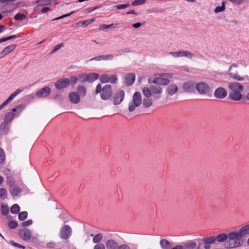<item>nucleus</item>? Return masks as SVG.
I'll use <instances>...</instances> for the list:
<instances>
[{
	"label": "nucleus",
	"mask_w": 249,
	"mask_h": 249,
	"mask_svg": "<svg viewBox=\"0 0 249 249\" xmlns=\"http://www.w3.org/2000/svg\"><path fill=\"white\" fill-rule=\"evenodd\" d=\"M213 244L211 236L200 240L196 249H211V245Z\"/></svg>",
	"instance_id": "6e6552de"
},
{
	"label": "nucleus",
	"mask_w": 249,
	"mask_h": 249,
	"mask_svg": "<svg viewBox=\"0 0 249 249\" xmlns=\"http://www.w3.org/2000/svg\"><path fill=\"white\" fill-rule=\"evenodd\" d=\"M3 174L8 176L7 177V179H8L7 182L10 180L9 178H12L11 177H9V175L10 174V171L9 169L4 170L3 171Z\"/></svg>",
	"instance_id": "bf43d9fd"
},
{
	"label": "nucleus",
	"mask_w": 249,
	"mask_h": 249,
	"mask_svg": "<svg viewBox=\"0 0 249 249\" xmlns=\"http://www.w3.org/2000/svg\"><path fill=\"white\" fill-rule=\"evenodd\" d=\"M135 80V75L132 73L127 74L125 78L124 83L126 86L132 85Z\"/></svg>",
	"instance_id": "4be33fe9"
},
{
	"label": "nucleus",
	"mask_w": 249,
	"mask_h": 249,
	"mask_svg": "<svg viewBox=\"0 0 249 249\" xmlns=\"http://www.w3.org/2000/svg\"><path fill=\"white\" fill-rule=\"evenodd\" d=\"M169 54L172 55L174 57H179V51H178V52H170L169 53Z\"/></svg>",
	"instance_id": "4d7b16f0"
},
{
	"label": "nucleus",
	"mask_w": 249,
	"mask_h": 249,
	"mask_svg": "<svg viewBox=\"0 0 249 249\" xmlns=\"http://www.w3.org/2000/svg\"><path fill=\"white\" fill-rule=\"evenodd\" d=\"M16 47V45H11L10 46H8L4 48L3 50H2L0 54L3 55V54H6L9 53L10 52L12 51Z\"/></svg>",
	"instance_id": "c85d7f7f"
},
{
	"label": "nucleus",
	"mask_w": 249,
	"mask_h": 249,
	"mask_svg": "<svg viewBox=\"0 0 249 249\" xmlns=\"http://www.w3.org/2000/svg\"><path fill=\"white\" fill-rule=\"evenodd\" d=\"M172 77V74L170 73H165L159 75L158 77H155L153 79L154 84H157L160 86L161 85H167L170 83L169 78Z\"/></svg>",
	"instance_id": "423d86ee"
},
{
	"label": "nucleus",
	"mask_w": 249,
	"mask_h": 249,
	"mask_svg": "<svg viewBox=\"0 0 249 249\" xmlns=\"http://www.w3.org/2000/svg\"><path fill=\"white\" fill-rule=\"evenodd\" d=\"M145 2V0H136L132 3L133 6H137L143 4Z\"/></svg>",
	"instance_id": "a18cd8bd"
},
{
	"label": "nucleus",
	"mask_w": 249,
	"mask_h": 249,
	"mask_svg": "<svg viewBox=\"0 0 249 249\" xmlns=\"http://www.w3.org/2000/svg\"><path fill=\"white\" fill-rule=\"evenodd\" d=\"M78 80V77H76L75 76H72L69 79L70 83L71 82V84H75Z\"/></svg>",
	"instance_id": "3c124183"
},
{
	"label": "nucleus",
	"mask_w": 249,
	"mask_h": 249,
	"mask_svg": "<svg viewBox=\"0 0 249 249\" xmlns=\"http://www.w3.org/2000/svg\"><path fill=\"white\" fill-rule=\"evenodd\" d=\"M150 97H145L143 100L142 104L144 107L148 108L150 107L152 105V100Z\"/></svg>",
	"instance_id": "c756f323"
},
{
	"label": "nucleus",
	"mask_w": 249,
	"mask_h": 249,
	"mask_svg": "<svg viewBox=\"0 0 249 249\" xmlns=\"http://www.w3.org/2000/svg\"><path fill=\"white\" fill-rule=\"evenodd\" d=\"M14 114L11 112H8L4 117L5 122L7 123L10 122L14 118Z\"/></svg>",
	"instance_id": "72a5a7b5"
},
{
	"label": "nucleus",
	"mask_w": 249,
	"mask_h": 249,
	"mask_svg": "<svg viewBox=\"0 0 249 249\" xmlns=\"http://www.w3.org/2000/svg\"><path fill=\"white\" fill-rule=\"evenodd\" d=\"M51 0H37L34 2V4H36L37 3H39V5L37 6V7L39 6H44L46 5H48L51 4Z\"/></svg>",
	"instance_id": "2f4dec72"
},
{
	"label": "nucleus",
	"mask_w": 249,
	"mask_h": 249,
	"mask_svg": "<svg viewBox=\"0 0 249 249\" xmlns=\"http://www.w3.org/2000/svg\"><path fill=\"white\" fill-rule=\"evenodd\" d=\"M95 93H100L101 97L103 100H108L112 95V87L110 85H106L102 88L101 85L98 84L96 88Z\"/></svg>",
	"instance_id": "20e7f679"
},
{
	"label": "nucleus",
	"mask_w": 249,
	"mask_h": 249,
	"mask_svg": "<svg viewBox=\"0 0 249 249\" xmlns=\"http://www.w3.org/2000/svg\"><path fill=\"white\" fill-rule=\"evenodd\" d=\"M20 211V207L17 204H14L11 208L10 212L13 214H17Z\"/></svg>",
	"instance_id": "473e14b6"
},
{
	"label": "nucleus",
	"mask_w": 249,
	"mask_h": 249,
	"mask_svg": "<svg viewBox=\"0 0 249 249\" xmlns=\"http://www.w3.org/2000/svg\"><path fill=\"white\" fill-rule=\"evenodd\" d=\"M110 77L107 74H103L100 77V81L102 83H106L109 81Z\"/></svg>",
	"instance_id": "f704fd0d"
},
{
	"label": "nucleus",
	"mask_w": 249,
	"mask_h": 249,
	"mask_svg": "<svg viewBox=\"0 0 249 249\" xmlns=\"http://www.w3.org/2000/svg\"><path fill=\"white\" fill-rule=\"evenodd\" d=\"M33 223V221L31 219L28 220L26 221L23 222L22 223V226L23 227H27Z\"/></svg>",
	"instance_id": "864d4df0"
},
{
	"label": "nucleus",
	"mask_w": 249,
	"mask_h": 249,
	"mask_svg": "<svg viewBox=\"0 0 249 249\" xmlns=\"http://www.w3.org/2000/svg\"><path fill=\"white\" fill-rule=\"evenodd\" d=\"M28 216V213L26 211L22 212L18 214V219L21 221L24 220Z\"/></svg>",
	"instance_id": "e433bc0d"
},
{
	"label": "nucleus",
	"mask_w": 249,
	"mask_h": 249,
	"mask_svg": "<svg viewBox=\"0 0 249 249\" xmlns=\"http://www.w3.org/2000/svg\"><path fill=\"white\" fill-rule=\"evenodd\" d=\"M70 101L73 104H77L79 102L80 98L78 93L75 92H71L69 94Z\"/></svg>",
	"instance_id": "412c9836"
},
{
	"label": "nucleus",
	"mask_w": 249,
	"mask_h": 249,
	"mask_svg": "<svg viewBox=\"0 0 249 249\" xmlns=\"http://www.w3.org/2000/svg\"><path fill=\"white\" fill-rule=\"evenodd\" d=\"M9 179L10 180L8 182V184L10 185L9 192L13 197L17 196L21 193V189L14 184L13 178H9Z\"/></svg>",
	"instance_id": "9d476101"
},
{
	"label": "nucleus",
	"mask_w": 249,
	"mask_h": 249,
	"mask_svg": "<svg viewBox=\"0 0 249 249\" xmlns=\"http://www.w3.org/2000/svg\"><path fill=\"white\" fill-rule=\"evenodd\" d=\"M182 246L184 249H195L197 247L196 243L193 241L188 242Z\"/></svg>",
	"instance_id": "a878e982"
},
{
	"label": "nucleus",
	"mask_w": 249,
	"mask_h": 249,
	"mask_svg": "<svg viewBox=\"0 0 249 249\" xmlns=\"http://www.w3.org/2000/svg\"><path fill=\"white\" fill-rule=\"evenodd\" d=\"M178 88V86L175 84H171L166 88V91L170 96H173L177 93Z\"/></svg>",
	"instance_id": "6ab92c4d"
},
{
	"label": "nucleus",
	"mask_w": 249,
	"mask_h": 249,
	"mask_svg": "<svg viewBox=\"0 0 249 249\" xmlns=\"http://www.w3.org/2000/svg\"><path fill=\"white\" fill-rule=\"evenodd\" d=\"M117 76L116 75H112L110 77V82L112 84H115L117 82Z\"/></svg>",
	"instance_id": "8fccbe9b"
},
{
	"label": "nucleus",
	"mask_w": 249,
	"mask_h": 249,
	"mask_svg": "<svg viewBox=\"0 0 249 249\" xmlns=\"http://www.w3.org/2000/svg\"><path fill=\"white\" fill-rule=\"evenodd\" d=\"M162 92V88L157 84L151 85L149 88L144 87L142 89V93L145 97H150L153 95L155 98L159 99L161 97Z\"/></svg>",
	"instance_id": "7ed1b4c3"
},
{
	"label": "nucleus",
	"mask_w": 249,
	"mask_h": 249,
	"mask_svg": "<svg viewBox=\"0 0 249 249\" xmlns=\"http://www.w3.org/2000/svg\"><path fill=\"white\" fill-rule=\"evenodd\" d=\"M51 89L49 87H45L43 88L38 90L36 95L38 98H44L50 94Z\"/></svg>",
	"instance_id": "2eb2a0df"
},
{
	"label": "nucleus",
	"mask_w": 249,
	"mask_h": 249,
	"mask_svg": "<svg viewBox=\"0 0 249 249\" xmlns=\"http://www.w3.org/2000/svg\"><path fill=\"white\" fill-rule=\"evenodd\" d=\"M231 2L236 4H240L242 3L244 0H229Z\"/></svg>",
	"instance_id": "680f3d73"
},
{
	"label": "nucleus",
	"mask_w": 249,
	"mask_h": 249,
	"mask_svg": "<svg viewBox=\"0 0 249 249\" xmlns=\"http://www.w3.org/2000/svg\"><path fill=\"white\" fill-rule=\"evenodd\" d=\"M160 245L162 249H170L171 244L166 239H161L160 241Z\"/></svg>",
	"instance_id": "bb28decb"
},
{
	"label": "nucleus",
	"mask_w": 249,
	"mask_h": 249,
	"mask_svg": "<svg viewBox=\"0 0 249 249\" xmlns=\"http://www.w3.org/2000/svg\"><path fill=\"white\" fill-rule=\"evenodd\" d=\"M106 245L107 249H116L118 248L117 242L111 239L108 240Z\"/></svg>",
	"instance_id": "5701e85b"
},
{
	"label": "nucleus",
	"mask_w": 249,
	"mask_h": 249,
	"mask_svg": "<svg viewBox=\"0 0 249 249\" xmlns=\"http://www.w3.org/2000/svg\"><path fill=\"white\" fill-rule=\"evenodd\" d=\"M1 213L3 215H7L9 213V208L8 206H1Z\"/></svg>",
	"instance_id": "79ce46f5"
},
{
	"label": "nucleus",
	"mask_w": 249,
	"mask_h": 249,
	"mask_svg": "<svg viewBox=\"0 0 249 249\" xmlns=\"http://www.w3.org/2000/svg\"><path fill=\"white\" fill-rule=\"evenodd\" d=\"M141 23L138 22L132 24V27L135 28H138L141 26Z\"/></svg>",
	"instance_id": "0e129e2a"
},
{
	"label": "nucleus",
	"mask_w": 249,
	"mask_h": 249,
	"mask_svg": "<svg viewBox=\"0 0 249 249\" xmlns=\"http://www.w3.org/2000/svg\"><path fill=\"white\" fill-rule=\"evenodd\" d=\"M5 159V155L4 150L0 148V163H3Z\"/></svg>",
	"instance_id": "c03bdc74"
},
{
	"label": "nucleus",
	"mask_w": 249,
	"mask_h": 249,
	"mask_svg": "<svg viewBox=\"0 0 249 249\" xmlns=\"http://www.w3.org/2000/svg\"><path fill=\"white\" fill-rule=\"evenodd\" d=\"M117 24H111L110 25H106V24H101L100 25L99 27L100 29L104 28V29H108L111 28H115Z\"/></svg>",
	"instance_id": "37998d69"
},
{
	"label": "nucleus",
	"mask_w": 249,
	"mask_h": 249,
	"mask_svg": "<svg viewBox=\"0 0 249 249\" xmlns=\"http://www.w3.org/2000/svg\"><path fill=\"white\" fill-rule=\"evenodd\" d=\"M7 192L6 189L4 188L0 189V197L3 199L7 198Z\"/></svg>",
	"instance_id": "58836bf2"
},
{
	"label": "nucleus",
	"mask_w": 249,
	"mask_h": 249,
	"mask_svg": "<svg viewBox=\"0 0 249 249\" xmlns=\"http://www.w3.org/2000/svg\"><path fill=\"white\" fill-rule=\"evenodd\" d=\"M94 21V19H92L91 20H87L85 21H79L77 22L75 25L76 27H86L87 25H89L91 23H92L93 21Z\"/></svg>",
	"instance_id": "cd10ccee"
},
{
	"label": "nucleus",
	"mask_w": 249,
	"mask_h": 249,
	"mask_svg": "<svg viewBox=\"0 0 249 249\" xmlns=\"http://www.w3.org/2000/svg\"><path fill=\"white\" fill-rule=\"evenodd\" d=\"M124 92L123 90L119 89L114 94L113 103L114 105H119L124 100Z\"/></svg>",
	"instance_id": "9b49d317"
},
{
	"label": "nucleus",
	"mask_w": 249,
	"mask_h": 249,
	"mask_svg": "<svg viewBox=\"0 0 249 249\" xmlns=\"http://www.w3.org/2000/svg\"><path fill=\"white\" fill-rule=\"evenodd\" d=\"M225 9V5L224 2H222L221 6H217L214 9L215 13L223 12Z\"/></svg>",
	"instance_id": "ea45409f"
},
{
	"label": "nucleus",
	"mask_w": 249,
	"mask_h": 249,
	"mask_svg": "<svg viewBox=\"0 0 249 249\" xmlns=\"http://www.w3.org/2000/svg\"><path fill=\"white\" fill-rule=\"evenodd\" d=\"M195 56V54L189 51H180L179 57H185L189 59H191Z\"/></svg>",
	"instance_id": "b1692460"
},
{
	"label": "nucleus",
	"mask_w": 249,
	"mask_h": 249,
	"mask_svg": "<svg viewBox=\"0 0 249 249\" xmlns=\"http://www.w3.org/2000/svg\"><path fill=\"white\" fill-rule=\"evenodd\" d=\"M78 80L81 83H83L85 81H87V74L83 73L79 75L78 76Z\"/></svg>",
	"instance_id": "a19ab883"
},
{
	"label": "nucleus",
	"mask_w": 249,
	"mask_h": 249,
	"mask_svg": "<svg viewBox=\"0 0 249 249\" xmlns=\"http://www.w3.org/2000/svg\"><path fill=\"white\" fill-rule=\"evenodd\" d=\"M172 249H184L182 246L177 245Z\"/></svg>",
	"instance_id": "338daca9"
},
{
	"label": "nucleus",
	"mask_w": 249,
	"mask_h": 249,
	"mask_svg": "<svg viewBox=\"0 0 249 249\" xmlns=\"http://www.w3.org/2000/svg\"><path fill=\"white\" fill-rule=\"evenodd\" d=\"M93 249H106V248L103 243H98L94 246Z\"/></svg>",
	"instance_id": "603ef678"
},
{
	"label": "nucleus",
	"mask_w": 249,
	"mask_h": 249,
	"mask_svg": "<svg viewBox=\"0 0 249 249\" xmlns=\"http://www.w3.org/2000/svg\"><path fill=\"white\" fill-rule=\"evenodd\" d=\"M229 76L231 78L238 81H242L244 79V77H241L238 75L236 67L235 65H231L229 69Z\"/></svg>",
	"instance_id": "ddd939ff"
},
{
	"label": "nucleus",
	"mask_w": 249,
	"mask_h": 249,
	"mask_svg": "<svg viewBox=\"0 0 249 249\" xmlns=\"http://www.w3.org/2000/svg\"><path fill=\"white\" fill-rule=\"evenodd\" d=\"M74 13V12H71V13L70 14H66V15H63L61 17H59L58 18H55V19H53V20H58L59 19H61V18H63L65 17H68V16H69L70 15H71V14H72L73 13Z\"/></svg>",
	"instance_id": "052dcab7"
},
{
	"label": "nucleus",
	"mask_w": 249,
	"mask_h": 249,
	"mask_svg": "<svg viewBox=\"0 0 249 249\" xmlns=\"http://www.w3.org/2000/svg\"><path fill=\"white\" fill-rule=\"evenodd\" d=\"M195 87H196L195 84L191 81H187L182 85L183 90L187 92H192L194 91Z\"/></svg>",
	"instance_id": "f3484780"
},
{
	"label": "nucleus",
	"mask_w": 249,
	"mask_h": 249,
	"mask_svg": "<svg viewBox=\"0 0 249 249\" xmlns=\"http://www.w3.org/2000/svg\"><path fill=\"white\" fill-rule=\"evenodd\" d=\"M72 229L69 225H66L63 226L60 231V237L62 239H68L71 235Z\"/></svg>",
	"instance_id": "1a4fd4ad"
},
{
	"label": "nucleus",
	"mask_w": 249,
	"mask_h": 249,
	"mask_svg": "<svg viewBox=\"0 0 249 249\" xmlns=\"http://www.w3.org/2000/svg\"><path fill=\"white\" fill-rule=\"evenodd\" d=\"M19 235L24 240H29L31 238V232L27 229H23L19 231Z\"/></svg>",
	"instance_id": "aec40b11"
},
{
	"label": "nucleus",
	"mask_w": 249,
	"mask_h": 249,
	"mask_svg": "<svg viewBox=\"0 0 249 249\" xmlns=\"http://www.w3.org/2000/svg\"><path fill=\"white\" fill-rule=\"evenodd\" d=\"M243 228L246 229V230H247V233L248 235H249V224H248L245 226H243Z\"/></svg>",
	"instance_id": "774afa93"
},
{
	"label": "nucleus",
	"mask_w": 249,
	"mask_h": 249,
	"mask_svg": "<svg viewBox=\"0 0 249 249\" xmlns=\"http://www.w3.org/2000/svg\"><path fill=\"white\" fill-rule=\"evenodd\" d=\"M8 225L11 229H15L18 226V223L15 221H11L8 223Z\"/></svg>",
	"instance_id": "49530a36"
},
{
	"label": "nucleus",
	"mask_w": 249,
	"mask_h": 249,
	"mask_svg": "<svg viewBox=\"0 0 249 249\" xmlns=\"http://www.w3.org/2000/svg\"><path fill=\"white\" fill-rule=\"evenodd\" d=\"M142 99L141 93L135 92L133 95L132 100L128 104V110L130 112L133 111L135 108L139 107L142 104Z\"/></svg>",
	"instance_id": "39448f33"
},
{
	"label": "nucleus",
	"mask_w": 249,
	"mask_h": 249,
	"mask_svg": "<svg viewBox=\"0 0 249 249\" xmlns=\"http://www.w3.org/2000/svg\"><path fill=\"white\" fill-rule=\"evenodd\" d=\"M228 88L231 92L229 93V98L235 101H239L242 98V92L244 90V86L241 84L237 82H231L229 83Z\"/></svg>",
	"instance_id": "f03ea898"
},
{
	"label": "nucleus",
	"mask_w": 249,
	"mask_h": 249,
	"mask_svg": "<svg viewBox=\"0 0 249 249\" xmlns=\"http://www.w3.org/2000/svg\"><path fill=\"white\" fill-rule=\"evenodd\" d=\"M46 246L48 248H53L55 246V243L52 242L47 243Z\"/></svg>",
	"instance_id": "e2e57ef3"
},
{
	"label": "nucleus",
	"mask_w": 249,
	"mask_h": 249,
	"mask_svg": "<svg viewBox=\"0 0 249 249\" xmlns=\"http://www.w3.org/2000/svg\"><path fill=\"white\" fill-rule=\"evenodd\" d=\"M103 238L102 234L101 233H98L96 234L93 238V242L94 243H98L102 240Z\"/></svg>",
	"instance_id": "4c0bfd02"
},
{
	"label": "nucleus",
	"mask_w": 249,
	"mask_h": 249,
	"mask_svg": "<svg viewBox=\"0 0 249 249\" xmlns=\"http://www.w3.org/2000/svg\"><path fill=\"white\" fill-rule=\"evenodd\" d=\"M196 89L201 95L208 94L211 91V88L206 83L200 82L196 85Z\"/></svg>",
	"instance_id": "0eeeda50"
},
{
	"label": "nucleus",
	"mask_w": 249,
	"mask_h": 249,
	"mask_svg": "<svg viewBox=\"0 0 249 249\" xmlns=\"http://www.w3.org/2000/svg\"><path fill=\"white\" fill-rule=\"evenodd\" d=\"M91 61L92 60H96V61H101V55H99L97 56H95L90 59Z\"/></svg>",
	"instance_id": "69168bd1"
},
{
	"label": "nucleus",
	"mask_w": 249,
	"mask_h": 249,
	"mask_svg": "<svg viewBox=\"0 0 249 249\" xmlns=\"http://www.w3.org/2000/svg\"><path fill=\"white\" fill-rule=\"evenodd\" d=\"M130 6L129 3H126L125 4H120L116 5L115 7L117 9H122L126 8Z\"/></svg>",
	"instance_id": "09e8293b"
},
{
	"label": "nucleus",
	"mask_w": 249,
	"mask_h": 249,
	"mask_svg": "<svg viewBox=\"0 0 249 249\" xmlns=\"http://www.w3.org/2000/svg\"><path fill=\"white\" fill-rule=\"evenodd\" d=\"M243 227L238 231H233L228 232V240L224 243V246L227 249L236 248L241 246L244 241V236L248 235L247 230Z\"/></svg>",
	"instance_id": "f257e3e1"
},
{
	"label": "nucleus",
	"mask_w": 249,
	"mask_h": 249,
	"mask_svg": "<svg viewBox=\"0 0 249 249\" xmlns=\"http://www.w3.org/2000/svg\"><path fill=\"white\" fill-rule=\"evenodd\" d=\"M113 58V55L112 54H107V55H101V60H107L108 59H111Z\"/></svg>",
	"instance_id": "de8ad7c7"
},
{
	"label": "nucleus",
	"mask_w": 249,
	"mask_h": 249,
	"mask_svg": "<svg viewBox=\"0 0 249 249\" xmlns=\"http://www.w3.org/2000/svg\"><path fill=\"white\" fill-rule=\"evenodd\" d=\"M211 237L213 243L215 241L219 243L224 242L228 240V233L226 234L225 233H222L217 235L216 236H212Z\"/></svg>",
	"instance_id": "4468645a"
},
{
	"label": "nucleus",
	"mask_w": 249,
	"mask_h": 249,
	"mask_svg": "<svg viewBox=\"0 0 249 249\" xmlns=\"http://www.w3.org/2000/svg\"><path fill=\"white\" fill-rule=\"evenodd\" d=\"M17 0H0V3L2 4H8L13 3Z\"/></svg>",
	"instance_id": "6e6d98bb"
},
{
	"label": "nucleus",
	"mask_w": 249,
	"mask_h": 249,
	"mask_svg": "<svg viewBox=\"0 0 249 249\" xmlns=\"http://www.w3.org/2000/svg\"><path fill=\"white\" fill-rule=\"evenodd\" d=\"M63 46V43H61V44H58L57 45H56L55 46H54L53 51H52V53H53L56 51H57L58 50H59Z\"/></svg>",
	"instance_id": "5fc2aeb1"
},
{
	"label": "nucleus",
	"mask_w": 249,
	"mask_h": 249,
	"mask_svg": "<svg viewBox=\"0 0 249 249\" xmlns=\"http://www.w3.org/2000/svg\"><path fill=\"white\" fill-rule=\"evenodd\" d=\"M77 90L80 96L84 97L85 96L86 89L83 86H78Z\"/></svg>",
	"instance_id": "7c9ffc66"
},
{
	"label": "nucleus",
	"mask_w": 249,
	"mask_h": 249,
	"mask_svg": "<svg viewBox=\"0 0 249 249\" xmlns=\"http://www.w3.org/2000/svg\"><path fill=\"white\" fill-rule=\"evenodd\" d=\"M117 249H130V248L126 244H123L119 246Z\"/></svg>",
	"instance_id": "13d9d810"
},
{
	"label": "nucleus",
	"mask_w": 249,
	"mask_h": 249,
	"mask_svg": "<svg viewBox=\"0 0 249 249\" xmlns=\"http://www.w3.org/2000/svg\"><path fill=\"white\" fill-rule=\"evenodd\" d=\"M21 92V90L18 89H17L14 92L12 93L8 98V99L0 106V110L4 108V107L7 105L16 95L18 94Z\"/></svg>",
	"instance_id": "a211bd4d"
},
{
	"label": "nucleus",
	"mask_w": 249,
	"mask_h": 249,
	"mask_svg": "<svg viewBox=\"0 0 249 249\" xmlns=\"http://www.w3.org/2000/svg\"><path fill=\"white\" fill-rule=\"evenodd\" d=\"M70 84V80L68 78L60 79L54 83L55 88L58 90L67 87Z\"/></svg>",
	"instance_id": "f8f14e48"
},
{
	"label": "nucleus",
	"mask_w": 249,
	"mask_h": 249,
	"mask_svg": "<svg viewBox=\"0 0 249 249\" xmlns=\"http://www.w3.org/2000/svg\"><path fill=\"white\" fill-rule=\"evenodd\" d=\"M227 92L226 90L223 88L219 87L215 89L214 92V96L218 99H224L227 95Z\"/></svg>",
	"instance_id": "dca6fc26"
},
{
	"label": "nucleus",
	"mask_w": 249,
	"mask_h": 249,
	"mask_svg": "<svg viewBox=\"0 0 249 249\" xmlns=\"http://www.w3.org/2000/svg\"><path fill=\"white\" fill-rule=\"evenodd\" d=\"M26 18V15L22 13H18L16 14L14 18L16 20H23Z\"/></svg>",
	"instance_id": "c9c22d12"
},
{
	"label": "nucleus",
	"mask_w": 249,
	"mask_h": 249,
	"mask_svg": "<svg viewBox=\"0 0 249 249\" xmlns=\"http://www.w3.org/2000/svg\"><path fill=\"white\" fill-rule=\"evenodd\" d=\"M99 77L98 73H90L87 74V82L91 83L94 81L97 80Z\"/></svg>",
	"instance_id": "393cba45"
}]
</instances>
